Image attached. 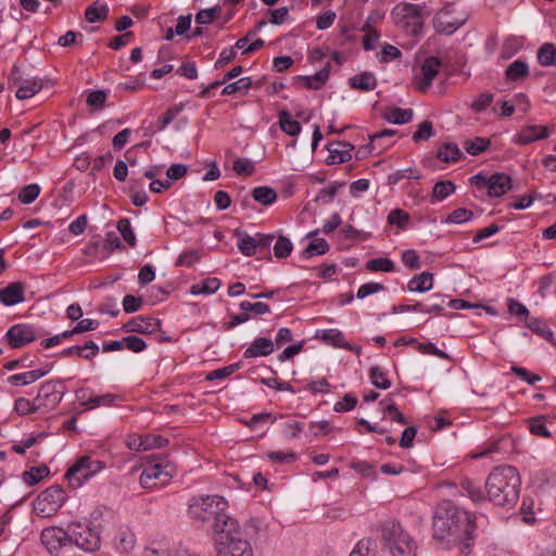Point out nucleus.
Returning <instances> with one entry per match:
<instances>
[{
    "mask_svg": "<svg viewBox=\"0 0 556 556\" xmlns=\"http://www.w3.org/2000/svg\"><path fill=\"white\" fill-rule=\"evenodd\" d=\"M433 288V275L429 271H422L414 276L407 283L409 292H427Z\"/></svg>",
    "mask_w": 556,
    "mask_h": 556,
    "instance_id": "393cba45",
    "label": "nucleus"
},
{
    "mask_svg": "<svg viewBox=\"0 0 556 556\" xmlns=\"http://www.w3.org/2000/svg\"><path fill=\"white\" fill-rule=\"evenodd\" d=\"M254 163L249 159L238 157L233 162V170L237 175L250 176L254 173Z\"/></svg>",
    "mask_w": 556,
    "mask_h": 556,
    "instance_id": "69168bd1",
    "label": "nucleus"
},
{
    "mask_svg": "<svg viewBox=\"0 0 556 556\" xmlns=\"http://www.w3.org/2000/svg\"><path fill=\"white\" fill-rule=\"evenodd\" d=\"M414 111L412 109H390L386 114L384 118L395 125H404L413 119Z\"/></svg>",
    "mask_w": 556,
    "mask_h": 556,
    "instance_id": "473e14b6",
    "label": "nucleus"
},
{
    "mask_svg": "<svg viewBox=\"0 0 556 556\" xmlns=\"http://www.w3.org/2000/svg\"><path fill=\"white\" fill-rule=\"evenodd\" d=\"M275 350V343L271 339L260 337L256 338L243 352L244 358H253L260 356H268Z\"/></svg>",
    "mask_w": 556,
    "mask_h": 556,
    "instance_id": "a211bd4d",
    "label": "nucleus"
},
{
    "mask_svg": "<svg viewBox=\"0 0 556 556\" xmlns=\"http://www.w3.org/2000/svg\"><path fill=\"white\" fill-rule=\"evenodd\" d=\"M476 517L450 501L438 505L433 516V539L438 542H462V552L467 553L472 545Z\"/></svg>",
    "mask_w": 556,
    "mask_h": 556,
    "instance_id": "f257e3e1",
    "label": "nucleus"
},
{
    "mask_svg": "<svg viewBox=\"0 0 556 556\" xmlns=\"http://www.w3.org/2000/svg\"><path fill=\"white\" fill-rule=\"evenodd\" d=\"M370 382L378 389L388 390L391 387V381L387 377V371L380 366H371L369 369Z\"/></svg>",
    "mask_w": 556,
    "mask_h": 556,
    "instance_id": "58836bf2",
    "label": "nucleus"
},
{
    "mask_svg": "<svg viewBox=\"0 0 556 556\" xmlns=\"http://www.w3.org/2000/svg\"><path fill=\"white\" fill-rule=\"evenodd\" d=\"M25 285L14 281L0 289V302L5 306H13L25 301Z\"/></svg>",
    "mask_w": 556,
    "mask_h": 556,
    "instance_id": "dca6fc26",
    "label": "nucleus"
},
{
    "mask_svg": "<svg viewBox=\"0 0 556 556\" xmlns=\"http://www.w3.org/2000/svg\"><path fill=\"white\" fill-rule=\"evenodd\" d=\"M408 222L409 214L401 208H394L388 215V223L390 225H395L401 229H405Z\"/></svg>",
    "mask_w": 556,
    "mask_h": 556,
    "instance_id": "bf43d9fd",
    "label": "nucleus"
},
{
    "mask_svg": "<svg viewBox=\"0 0 556 556\" xmlns=\"http://www.w3.org/2000/svg\"><path fill=\"white\" fill-rule=\"evenodd\" d=\"M238 249L244 256H253L256 253V240L255 237L250 236L247 232L237 231Z\"/></svg>",
    "mask_w": 556,
    "mask_h": 556,
    "instance_id": "c9c22d12",
    "label": "nucleus"
},
{
    "mask_svg": "<svg viewBox=\"0 0 556 556\" xmlns=\"http://www.w3.org/2000/svg\"><path fill=\"white\" fill-rule=\"evenodd\" d=\"M216 556H253L251 544L244 538L239 523L218 534Z\"/></svg>",
    "mask_w": 556,
    "mask_h": 556,
    "instance_id": "39448f33",
    "label": "nucleus"
},
{
    "mask_svg": "<svg viewBox=\"0 0 556 556\" xmlns=\"http://www.w3.org/2000/svg\"><path fill=\"white\" fill-rule=\"evenodd\" d=\"M103 467L104 464L102 462L93 460L87 455L81 456L67 469L65 478L72 488H79Z\"/></svg>",
    "mask_w": 556,
    "mask_h": 556,
    "instance_id": "0eeeda50",
    "label": "nucleus"
},
{
    "mask_svg": "<svg viewBox=\"0 0 556 556\" xmlns=\"http://www.w3.org/2000/svg\"><path fill=\"white\" fill-rule=\"evenodd\" d=\"M136 538L128 527H119L113 540L114 547L121 553H129L135 546Z\"/></svg>",
    "mask_w": 556,
    "mask_h": 556,
    "instance_id": "aec40b11",
    "label": "nucleus"
},
{
    "mask_svg": "<svg viewBox=\"0 0 556 556\" xmlns=\"http://www.w3.org/2000/svg\"><path fill=\"white\" fill-rule=\"evenodd\" d=\"M220 286L222 281L218 278H206L199 283L192 285L190 288V293L192 295H211L214 294Z\"/></svg>",
    "mask_w": 556,
    "mask_h": 556,
    "instance_id": "cd10ccee",
    "label": "nucleus"
},
{
    "mask_svg": "<svg viewBox=\"0 0 556 556\" xmlns=\"http://www.w3.org/2000/svg\"><path fill=\"white\" fill-rule=\"evenodd\" d=\"M62 383V380H48L40 386L35 397V402H38L40 408H54L62 401L64 392L59 389Z\"/></svg>",
    "mask_w": 556,
    "mask_h": 556,
    "instance_id": "9b49d317",
    "label": "nucleus"
},
{
    "mask_svg": "<svg viewBox=\"0 0 556 556\" xmlns=\"http://www.w3.org/2000/svg\"><path fill=\"white\" fill-rule=\"evenodd\" d=\"M434 136L432 123L430 121H424L419 124L418 129L413 135L415 142L428 140Z\"/></svg>",
    "mask_w": 556,
    "mask_h": 556,
    "instance_id": "e2e57ef3",
    "label": "nucleus"
},
{
    "mask_svg": "<svg viewBox=\"0 0 556 556\" xmlns=\"http://www.w3.org/2000/svg\"><path fill=\"white\" fill-rule=\"evenodd\" d=\"M527 327L536 334L541 336L543 339L554 343V333L544 321L538 318H531L527 323Z\"/></svg>",
    "mask_w": 556,
    "mask_h": 556,
    "instance_id": "c03bdc74",
    "label": "nucleus"
},
{
    "mask_svg": "<svg viewBox=\"0 0 556 556\" xmlns=\"http://www.w3.org/2000/svg\"><path fill=\"white\" fill-rule=\"evenodd\" d=\"M394 267V263L387 257L372 258L366 263V268L370 271L391 273Z\"/></svg>",
    "mask_w": 556,
    "mask_h": 556,
    "instance_id": "3c124183",
    "label": "nucleus"
},
{
    "mask_svg": "<svg viewBox=\"0 0 556 556\" xmlns=\"http://www.w3.org/2000/svg\"><path fill=\"white\" fill-rule=\"evenodd\" d=\"M462 151L454 142L444 143L435 153V157L445 163H455L459 161Z\"/></svg>",
    "mask_w": 556,
    "mask_h": 556,
    "instance_id": "2f4dec72",
    "label": "nucleus"
},
{
    "mask_svg": "<svg viewBox=\"0 0 556 556\" xmlns=\"http://www.w3.org/2000/svg\"><path fill=\"white\" fill-rule=\"evenodd\" d=\"M538 62L542 66L556 65V46L551 42L543 43L538 51Z\"/></svg>",
    "mask_w": 556,
    "mask_h": 556,
    "instance_id": "e433bc0d",
    "label": "nucleus"
},
{
    "mask_svg": "<svg viewBox=\"0 0 556 556\" xmlns=\"http://www.w3.org/2000/svg\"><path fill=\"white\" fill-rule=\"evenodd\" d=\"M377 84V78L371 72H363L349 78L351 88L365 92L374 90Z\"/></svg>",
    "mask_w": 556,
    "mask_h": 556,
    "instance_id": "5701e85b",
    "label": "nucleus"
},
{
    "mask_svg": "<svg viewBox=\"0 0 556 556\" xmlns=\"http://www.w3.org/2000/svg\"><path fill=\"white\" fill-rule=\"evenodd\" d=\"M530 74L529 65L523 60H515L505 70L507 81L515 83L527 78Z\"/></svg>",
    "mask_w": 556,
    "mask_h": 556,
    "instance_id": "b1692460",
    "label": "nucleus"
},
{
    "mask_svg": "<svg viewBox=\"0 0 556 556\" xmlns=\"http://www.w3.org/2000/svg\"><path fill=\"white\" fill-rule=\"evenodd\" d=\"M119 399L116 394L106 393L103 395L92 396L81 402L86 409H93L100 406H111L115 400Z\"/></svg>",
    "mask_w": 556,
    "mask_h": 556,
    "instance_id": "79ce46f5",
    "label": "nucleus"
},
{
    "mask_svg": "<svg viewBox=\"0 0 556 556\" xmlns=\"http://www.w3.org/2000/svg\"><path fill=\"white\" fill-rule=\"evenodd\" d=\"M40 409V406L38 405V402H35V399L33 401H29L25 397H18L14 402V410L20 416H25L29 414H34Z\"/></svg>",
    "mask_w": 556,
    "mask_h": 556,
    "instance_id": "09e8293b",
    "label": "nucleus"
},
{
    "mask_svg": "<svg viewBox=\"0 0 556 556\" xmlns=\"http://www.w3.org/2000/svg\"><path fill=\"white\" fill-rule=\"evenodd\" d=\"M112 511L106 507H96L91 514L89 521L86 523L94 528L97 531H101L103 527V522H106L109 518H111Z\"/></svg>",
    "mask_w": 556,
    "mask_h": 556,
    "instance_id": "ea45409f",
    "label": "nucleus"
},
{
    "mask_svg": "<svg viewBox=\"0 0 556 556\" xmlns=\"http://www.w3.org/2000/svg\"><path fill=\"white\" fill-rule=\"evenodd\" d=\"M548 136L549 130L546 126L528 125L520 130L516 142L526 146L538 140L546 139Z\"/></svg>",
    "mask_w": 556,
    "mask_h": 556,
    "instance_id": "6ab92c4d",
    "label": "nucleus"
},
{
    "mask_svg": "<svg viewBox=\"0 0 556 556\" xmlns=\"http://www.w3.org/2000/svg\"><path fill=\"white\" fill-rule=\"evenodd\" d=\"M454 11L453 4H445L441 10L437 12L433 18V25L438 33H443L446 35H452L459 27L463 26L464 21L459 18H454L451 14Z\"/></svg>",
    "mask_w": 556,
    "mask_h": 556,
    "instance_id": "ddd939ff",
    "label": "nucleus"
},
{
    "mask_svg": "<svg viewBox=\"0 0 556 556\" xmlns=\"http://www.w3.org/2000/svg\"><path fill=\"white\" fill-rule=\"evenodd\" d=\"M40 191L38 184H30L21 189L17 198L23 204H30L38 198Z\"/></svg>",
    "mask_w": 556,
    "mask_h": 556,
    "instance_id": "603ef678",
    "label": "nucleus"
},
{
    "mask_svg": "<svg viewBox=\"0 0 556 556\" xmlns=\"http://www.w3.org/2000/svg\"><path fill=\"white\" fill-rule=\"evenodd\" d=\"M40 540L51 554H58L60 549L70 547L68 528H46L41 531Z\"/></svg>",
    "mask_w": 556,
    "mask_h": 556,
    "instance_id": "f8f14e48",
    "label": "nucleus"
},
{
    "mask_svg": "<svg viewBox=\"0 0 556 556\" xmlns=\"http://www.w3.org/2000/svg\"><path fill=\"white\" fill-rule=\"evenodd\" d=\"M293 250V243L291 240L280 235L274 245V254L277 258H286L291 254Z\"/></svg>",
    "mask_w": 556,
    "mask_h": 556,
    "instance_id": "8fccbe9b",
    "label": "nucleus"
},
{
    "mask_svg": "<svg viewBox=\"0 0 556 556\" xmlns=\"http://www.w3.org/2000/svg\"><path fill=\"white\" fill-rule=\"evenodd\" d=\"M162 321L153 317L136 316L125 323L122 329L125 332H136L141 334H152L161 329Z\"/></svg>",
    "mask_w": 556,
    "mask_h": 556,
    "instance_id": "4468645a",
    "label": "nucleus"
},
{
    "mask_svg": "<svg viewBox=\"0 0 556 556\" xmlns=\"http://www.w3.org/2000/svg\"><path fill=\"white\" fill-rule=\"evenodd\" d=\"M251 197L262 205L268 206L276 202L278 194L271 187L260 186L251 190Z\"/></svg>",
    "mask_w": 556,
    "mask_h": 556,
    "instance_id": "c85d7f7f",
    "label": "nucleus"
},
{
    "mask_svg": "<svg viewBox=\"0 0 556 556\" xmlns=\"http://www.w3.org/2000/svg\"><path fill=\"white\" fill-rule=\"evenodd\" d=\"M491 146V140L483 137H476L472 140H467L464 143L465 151L470 155H479L486 151Z\"/></svg>",
    "mask_w": 556,
    "mask_h": 556,
    "instance_id": "37998d69",
    "label": "nucleus"
},
{
    "mask_svg": "<svg viewBox=\"0 0 556 556\" xmlns=\"http://www.w3.org/2000/svg\"><path fill=\"white\" fill-rule=\"evenodd\" d=\"M488 181L490 182L488 194L491 198L502 197L513 189L511 177L504 173H495L491 175Z\"/></svg>",
    "mask_w": 556,
    "mask_h": 556,
    "instance_id": "f3484780",
    "label": "nucleus"
},
{
    "mask_svg": "<svg viewBox=\"0 0 556 556\" xmlns=\"http://www.w3.org/2000/svg\"><path fill=\"white\" fill-rule=\"evenodd\" d=\"M330 74V66L326 65L313 76H298V83L307 89L318 90L328 80Z\"/></svg>",
    "mask_w": 556,
    "mask_h": 556,
    "instance_id": "412c9836",
    "label": "nucleus"
},
{
    "mask_svg": "<svg viewBox=\"0 0 556 556\" xmlns=\"http://www.w3.org/2000/svg\"><path fill=\"white\" fill-rule=\"evenodd\" d=\"M41 378V372L29 370L21 374H15L8 377L7 381L11 386H27Z\"/></svg>",
    "mask_w": 556,
    "mask_h": 556,
    "instance_id": "a19ab883",
    "label": "nucleus"
},
{
    "mask_svg": "<svg viewBox=\"0 0 556 556\" xmlns=\"http://www.w3.org/2000/svg\"><path fill=\"white\" fill-rule=\"evenodd\" d=\"M419 178H420V175L418 172H416L412 168H404V169H399L394 173H391L388 176V184L396 185L402 179H419Z\"/></svg>",
    "mask_w": 556,
    "mask_h": 556,
    "instance_id": "4d7b16f0",
    "label": "nucleus"
},
{
    "mask_svg": "<svg viewBox=\"0 0 556 556\" xmlns=\"http://www.w3.org/2000/svg\"><path fill=\"white\" fill-rule=\"evenodd\" d=\"M84 40V35L79 31L68 30L63 36H61L58 40V43L61 47H72L75 45H80Z\"/></svg>",
    "mask_w": 556,
    "mask_h": 556,
    "instance_id": "774afa93",
    "label": "nucleus"
},
{
    "mask_svg": "<svg viewBox=\"0 0 556 556\" xmlns=\"http://www.w3.org/2000/svg\"><path fill=\"white\" fill-rule=\"evenodd\" d=\"M108 92L105 90H92L88 93L86 102L89 106L94 110H101L104 108Z\"/></svg>",
    "mask_w": 556,
    "mask_h": 556,
    "instance_id": "13d9d810",
    "label": "nucleus"
},
{
    "mask_svg": "<svg viewBox=\"0 0 556 556\" xmlns=\"http://www.w3.org/2000/svg\"><path fill=\"white\" fill-rule=\"evenodd\" d=\"M473 217V213L467 208L460 207L454 210L447 217L445 223L447 224H463L470 220Z\"/></svg>",
    "mask_w": 556,
    "mask_h": 556,
    "instance_id": "0e129e2a",
    "label": "nucleus"
},
{
    "mask_svg": "<svg viewBox=\"0 0 556 556\" xmlns=\"http://www.w3.org/2000/svg\"><path fill=\"white\" fill-rule=\"evenodd\" d=\"M521 479L517 469L509 465L495 467L485 481L489 502L511 509L519 500Z\"/></svg>",
    "mask_w": 556,
    "mask_h": 556,
    "instance_id": "f03ea898",
    "label": "nucleus"
},
{
    "mask_svg": "<svg viewBox=\"0 0 556 556\" xmlns=\"http://www.w3.org/2000/svg\"><path fill=\"white\" fill-rule=\"evenodd\" d=\"M442 61L438 56L427 58L421 65L422 78L418 81L417 88L421 92H426L432 85V81L439 74Z\"/></svg>",
    "mask_w": 556,
    "mask_h": 556,
    "instance_id": "2eb2a0df",
    "label": "nucleus"
},
{
    "mask_svg": "<svg viewBox=\"0 0 556 556\" xmlns=\"http://www.w3.org/2000/svg\"><path fill=\"white\" fill-rule=\"evenodd\" d=\"M315 338L321 339L333 348L343 349L345 346V337L339 329H325L317 331Z\"/></svg>",
    "mask_w": 556,
    "mask_h": 556,
    "instance_id": "7c9ffc66",
    "label": "nucleus"
},
{
    "mask_svg": "<svg viewBox=\"0 0 556 556\" xmlns=\"http://www.w3.org/2000/svg\"><path fill=\"white\" fill-rule=\"evenodd\" d=\"M68 540L70 547L75 545L85 552H96L101 544L99 531L81 522L68 525Z\"/></svg>",
    "mask_w": 556,
    "mask_h": 556,
    "instance_id": "423d86ee",
    "label": "nucleus"
},
{
    "mask_svg": "<svg viewBox=\"0 0 556 556\" xmlns=\"http://www.w3.org/2000/svg\"><path fill=\"white\" fill-rule=\"evenodd\" d=\"M381 544L392 556H416L417 544L401 523L387 520L380 526Z\"/></svg>",
    "mask_w": 556,
    "mask_h": 556,
    "instance_id": "20e7f679",
    "label": "nucleus"
},
{
    "mask_svg": "<svg viewBox=\"0 0 556 556\" xmlns=\"http://www.w3.org/2000/svg\"><path fill=\"white\" fill-rule=\"evenodd\" d=\"M459 486L460 493L468 496L473 503H480L488 500L481 486L472 480L464 479Z\"/></svg>",
    "mask_w": 556,
    "mask_h": 556,
    "instance_id": "c756f323",
    "label": "nucleus"
},
{
    "mask_svg": "<svg viewBox=\"0 0 556 556\" xmlns=\"http://www.w3.org/2000/svg\"><path fill=\"white\" fill-rule=\"evenodd\" d=\"M43 331H38L34 326L28 324H16L11 326L4 338L12 349H21L38 338L42 337Z\"/></svg>",
    "mask_w": 556,
    "mask_h": 556,
    "instance_id": "9d476101",
    "label": "nucleus"
},
{
    "mask_svg": "<svg viewBox=\"0 0 556 556\" xmlns=\"http://www.w3.org/2000/svg\"><path fill=\"white\" fill-rule=\"evenodd\" d=\"M219 13L220 8L218 7L200 10L195 14V23L199 25L210 24Z\"/></svg>",
    "mask_w": 556,
    "mask_h": 556,
    "instance_id": "338daca9",
    "label": "nucleus"
},
{
    "mask_svg": "<svg viewBox=\"0 0 556 556\" xmlns=\"http://www.w3.org/2000/svg\"><path fill=\"white\" fill-rule=\"evenodd\" d=\"M50 469L47 465H40L31 467L29 470L23 473V480L28 485H35L39 483L43 478L48 477Z\"/></svg>",
    "mask_w": 556,
    "mask_h": 556,
    "instance_id": "4c0bfd02",
    "label": "nucleus"
},
{
    "mask_svg": "<svg viewBox=\"0 0 556 556\" xmlns=\"http://www.w3.org/2000/svg\"><path fill=\"white\" fill-rule=\"evenodd\" d=\"M65 491L61 485L54 484L42 491L35 500L34 507L42 516L55 514L64 504Z\"/></svg>",
    "mask_w": 556,
    "mask_h": 556,
    "instance_id": "1a4fd4ad",
    "label": "nucleus"
},
{
    "mask_svg": "<svg viewBox=\"0 0 556 556\" xmlns=\"http://www.w3.org/2000/svg\"><path fill=\"white\" fill-rule=\"evenodd\" d=\"M392 15L401 23L410 35L418 37L422 33L424 22L421 7L414 3H403L396 5Z\"/></svg>",
    "mask_w": 556,
    "mask_h": 556,
    "instance_id": "6e6552de",
    "label": "nucleus"
},
{
    "mask_svg": "<svg viewBox=\"0 0 556 556\" xmlns=\"http://www.w3.org/2000/svg\"><path fill=\"white\" fill-rule=\"evenodd\" d=\"M456 190L455 185L451 180H440L438 181L432 190V198L435 201H442L446 199L448 195L454 193Z\"/></svg>",
    "mask_w": 556,
    "mask_h": 556,
    "instance_id": "a18cd8bd",
    "label": "nucleus"
},
{
    "mask_svg": "<svg viewBox=\"0 0 556 556\" xmlns=\"http://www.w3.org/2000/svg\"><path fill=\"white\" fill-rule=\"evenodd\" d=\"M227 501L218 495H199L189 500L188 515L199 522L213 521L216 536L227 529L238 525V521L227 515Z\"/></svg>",
    "mask_w": 556,
    "mask_h": 556,
    "instance_id": "7ed1b4c3",
    "label": "nucleus"
},
{
    "mask_svg": "<svg viewBox=\"0 0 556 556\" xmlns=\"http://www.w3.org/2000/svg\"><path fill=\"white\" fill-rule=\"evenodd\" d=\"M42 89V80L38 77L24 78L17 86L15 97L18 100H25L34 97Z\"/></svg>",
    "mask_w": 556,
    "mask_h": 556,
    "instance_id": "4be33fe9",
    "label": "nucleus"
},
{
    "mask_svg": "<svg viewBox=\"0 0 556 556\" xmlns=\"http://www.w3.org/2000/svg\"><path fill=\"white\" fill-rule=\"evenodd\" d=\"M242 367L241 362L233 363L229 366L212 370L207 374L206 380H219L229 377Z\"/></svg>",
    "mask_w": 556,
    "mask_h": 556,
    "instance_id": "864d4df0",
    "label": "nucleus"
},
{
    "mask_svg": "<svg viewBox=\"0 0 556 556\" xmlns=\"http://www.w3.org/2000/svg\"><path fill=\"white\" fill-rule=\"evenodd\" d=\"M253 87L251 77H242L235 83L226 85L222 90V96H231L240 91H247Z\"/></svg>",
    "mask_w": 556,
    "mask_h": 556,
    "instance_id": "49530a36",
    "label": "nucleus"
},
{
    "mask_svg": "<svg viewBox=\"0 0 556 556\" xmlns=\"http://www.w3.org/2000/svg\"><path fill=\"white\" fill-rule=\"evenodd\" d=\"M117 230L119 231L123 239L130 245H136V235L131 228L130 220L128 218H122L117 223Z\"/></svg>",
    "mask_w": 556,
    "mask_h": 556,
    "instance_id": "5fc2aeb1",
    "label": "nucleus"
},
{
    "mask_svg": "<svg viewBox=\"0 0 556 556\" xmlns=\"http://www.w3.org/2000/svg\"><path fill=\"white\" fill-rule=\"evenodd\" d=\"M164 473V468L160 464H155L152 466H149L143 469V471L140 475V484L146 485L151 480L160 479L161 476Z\"/></svg>",
    "mask_w": 556,
    "mask_h": 556,
    "instance_id": "6e6d98bb",
    "label": "nucleus"
},
{
    "mask_svg": "<svg viewBox=\"0 0 556 556\" xmlns=\"http://www.w3.org/2000/svg\"><path fill=\"white\" fill-rule=\"evenodd\" d=\"M109 11L110 9L106 3L99 5V0H97L86 9L85 18L89 23L104 21L109 15Z\"/></svg>",
    "mask_w": 556,
    "mask_h": 556,
    "instance_id": "72a5a7b5",
    "label": "nucleus"
},
{
    "mask_svg": "<svg viewBox=\"0 0 556 556\" xmlns=\"http://www.w3.org/2000/svg\"><path fill=\"white\" fill-rule=\"evenodd\" d=\"M377 548V542L374 539L361 540L350 556H375Z\"/></svg>",
    "mask_w": 556,
    "mask_h": 556,
    "instance_id": "de8ad7c7",
    "label": "nucleus"
},
{
    "mask_svg": "<svg viewBox=\"0 0 556 556\" xmlns=\"http://www.w3.org/2000/svg\"><path fill=\"white\" fill-rule=\"evenodd\" d=\"M330 249L329 243L324 238L313 240L302 252L300 253L301 260H309L314 256L324 255Z\"/></svg>",
    "mask_w": 556,
    "mask_h": 556,
    "instance_id": "bb28decb",
    "label": "nucleus"
},
{
    "mask_svg": "<svg viewBox=\"0 0 556 556\" xmlns=\"http://www.w3.org/2000/svg\"><path fill=\"white\" fill-rule=\"evenodd\" d=\"M181 105H174L169 108L162 116L159 117L157 121V129L159 131L164 130L181 112Z\"/></svg>",
    "mask_w": 556,
    "mask_h": 556,
    "instance_id": "680f3d73",
    "label": "nucleus"
},
{
    "mask_svg": "<svg viewBox=\"0 0 556 556\" xmlns=\"http://www.w3.org/2000/svg\"><path fill=\"white\" fill-rule=\"evenodd\" d=\"M444 303H445L444 295L433 294V295H431V304H429V305L421 304V309H419V312L425 313V314H431V313L439 314L443 311Z\"/></svg>",
    "mask_w": 556,
    "mask_h": 556,
    "instance_id": "052dcab7",
    "label": "nucleus"
},
{
    "mask_svg": "<svg viewBox=\"0 0 556 556\" xmlns=\"http://www.w3.org/2000/svg\"><path fill=\"white\" fill-rule=\"evenodd\" d=\"M278 118L281 130L287 135L298 136L301 132V124L298 121L292 119L288 111L279 112Z\"/></svg>",
    "mask_w": 556,
    "mask_h": 556,
    "instance_id": "f704fd0d",
    "label": "nucleus"
},
{
    "mask_svg": "<svg viewBox=\"0 0 556 556\" xmlns=\"http://www.w3.org/2000/svg\"><path fill=\"white\" fill-rule=\"evenodd\" d=\"M338 146H342V149L328 147L329 155L327 157V163L329 165L345 163L351 160V150H353V146L345 142H337Z\"/></svg>",
    "mask_w": 556,
    "mask_h": 556,
    "instance_id": "a878e982",
    "label": "nucleus"
}]
</instances>
